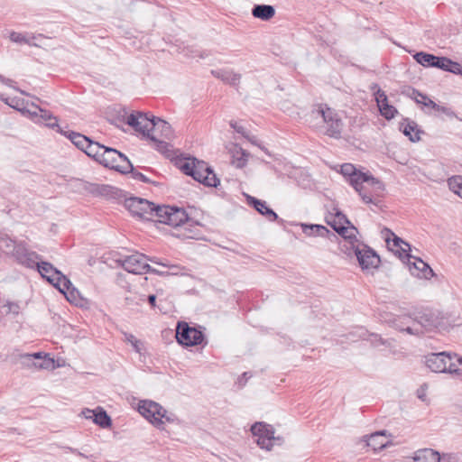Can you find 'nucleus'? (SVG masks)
<instances>
[{"label":"nucleus","mask_w":462,"mask_h":462,"mask_svg":"<svg viewBox=\"0 0 462 462\" xmlns=\"http://www.w3.org/2000/svg\"><path fill=\"white\" fill-rule=\"evenodd\" d=\"M422 106L425 107H430L434 110H436L437 107H439V105L435 103L433 100H431L430 97L426 101L422 102Z\"/></svg>","instance_id":"680f3d73"},{"label":"nucleus","mask_w":462,"mask_h":462,"mask_svg":"<svg viewBox=\"0 0 462 462\" xmlns=\"http://www.w3.org/2000/svg\"><path fill=\"white\" fill-rule=\"evenodd\" d=\"M409 319H412V324L406 328H400V330L416 336L433 328L447 330L455 326L450 322L449 318L431 309H422L414 311L409 316Z\"/></svg>","instance_id":"f257e3e1"},{"label":"nucleus","mask_w":462,"mask_h":462,"mask_svg":"<svg viewBox=\"0 0 462 462\" xmlns=\"http://www.w3.org/2000/svg\"><path fill=\"white\" fill-rule=\"evenodd\" d=\"M175 337L180 345L186 347L199 346L205 341V335L201 330L184 321L178 322Z\"/></svg>","instance_id":"f8f14e48"},{"label":"nucleus","mask_w":462,"mask_h":462,"mask_svg":"<svg viewBox=\"0 0 462 462\" xmlns=\"http://www.w3.org/2000/svg\"><path fill=\"white\" fill-rule=\"evenodd\" d=\"M252 14L262 21H269L275 15V8L271 5H254Z\"/></svg>","instance_id":"bb28decb"},{"label":"nucleus","mask_w":462,"mask_h":462,"mask_svg":"<svg viewBox=\"0 0 462 462\" xmlns=\"http://www.w3.org/2000/svg\"><path fill=\"white\" fill-rule=\"evenodd\" d=\"M334 209L336 210V213L334 215L330 214L329 217H326V221L329 220L330 222L335 223L337 226L352 225V223L344 213H342L337 208Z\"/></svg>","instance_id":"2f4dec72"},{"label":"nucleus","mask_w":462,"mask_h":462,"mask_svg":"<svg viewBox=\"0 0 462 462\" xmlns=\"http://www.w3.org/2000/svg\"><path fill=\"white\" fill-rule=\"evenodd\" d=\"M327 224L342 237V240L338 242L340 251L347 256H352L353 254L356 256V248H360L364 244L356 238L357 228L351 225V234L350 236H346V233H348L347 226H337L329 220H327Z\"/></svg>","instance_id":"6e6552de"},{"label":"nucleus","mask_w":462,"mask_h":462,"mask_svg":"<svg viewBox=\"0 0 462 462\" xmlns=\"http://www.w3.org/2000/svg\"><path fill=\"white\" fill-rule=\"evenodd\" d=\"M15 241L5 236L1 237L0 239V250H2L5 254H12L13 251L15 249Z\"/></svg>","instance_id":"e433bc0d"},{"label":"nucleus","mask_w":462,"mask_h":462,"mask_svg":"<svg viewBox=\"0 0 462 462\" xmlns=\"http://www.w3.org/2000/svg\"><path fill=\"white\" fill-rule=\"evenodd\" d=\"M162 411L163 407L161 404L151 400H142L138 403L140 414L159 430H163L164 425V421L158 416Z\"/></svg>","instance_id":"4468645a"},{"label":"nucleus","mask_w":462,"mask_h":462,"mask_svg":"<svg viewBox=\"0 0 462 462\" xmlns=\"http://www.w3.org/2000/svg\"><path fill=\"white\" fill-rule=\"evenodd\" d=\"M125 340L132 345L137 353H141L143 343L131 333H124Z\"/></svg>","instance_id":"58836bf2"},{"label":"nucleus","mask_w":462,"mask_h":462,"mask_svg":"<svg viewBox=\"0 0 462 462\" xmlns=\"http://www.w3.org/2000/svg\"><path fill=\"white\" fill-rule=\"evenodd\" d=\"M26 112L29 114L30 118L36 123V119H39L40 112L38 109L35 108V110H26Z\"/></svg>","instance_id":"e2e57ef3"},{"label":"nucleus","mask_w":462,"mask_h":462,"mask_svg":"<svg viewBox=\"0 0 462 462\" xmlns=\"http://www.w3.org/2000/svg\"><path fill=\"white\" fill-rule=\"evenodd\" d=\"M440 462H457V457L452 454H443L440 456Z\"/></svg>","instance_id":"bf43d9fd"},{"label":"nucleus","mask_w":462,"mask_h":462,"mask_svg":"<svg viewBox=\"0 0 462 462\" xmlns=\"http://www.w3.org/2000/svg\"><path fill=\"white\" fill-rule=\"evenodd\" d=\"M7 307H8V312H12L14 314L19 313L20 307L17 303L8 302Z\"/></svg>","instance_id":"052dcab7"},{"label":"nucleus","mask_w":462,"mask_h":462,"mask_svg":"<svg viewBox=\"0 0 462 462\" xmlns=\"http://www.w3.org/2000/svg\"><path fill=\"white\" fill-rule=\"evenodd\" d=\"M144 258H146V255L143 254L126 256L122 263V266L128 273L139 274V269L142 267Z\"/></svg>","instance_id":"393cba45"},{"label":"nucleus","mask_w":462,"mask_h":462,"mask_svg":"<svg viewBox=\"0 0 462 462\" xmlns=\"http://www.w3.org/2000/svg\"><path fill=\"white\" fill-rule=\"evenodd\" d=\"M385 433L386 430H380L371 434L367 439V446L374 451L384 448L388 443L384 439Z\"/></svg>","instance_id":"cd10ccee"},{"label":"nucleus","mask_w":462,"mask_h":462,"mask_svg":"<svg viewBox=\"0 0 462 462\" xmlns=\"http://www.w3.org/2000/svg\"><path fill=\"white\" fill-rule=\"evenodd\" d=\"M382 233L385 236V241L387 244L390 243V236H393V246L400 247V250L397 251L400 257H402V254H404V257H406L408 260L412 257L409 254V251H411V245L409 243L397 236L391 229L387 227H384Z\"/></svg>","instance_id":"aec40b11"},{"label":"nucleus","mask_w":462,"mask_h":462,"mask_svg":"<svg viewBox=\"0 0 462 462\" xmlns=\"http://www.w3.org/2000/svg\"><path fill=\"white\" fill-rule=\"evenodd\" d=\"M146 139H149L155 144V149L162 153H166L170 152V144L164 140H161L158 138L156 134H152L151 136H144Z\"/></svg>","instance_id":"f704fd0d"},{"label":"nucleus","mask_w":462,"mask_h":462,"mask_svg":"<svg viewBox=\"0 0 462 462\" xmlns=\"http://www.w3.org/2000/svg\"><path fill=\"white\" fill-rule=\"evenodd\" d=\"M245 162H246V160H245L244 158H239V159L237 160V164H236V166H237V167H239V168H242L243 166H245Z\"/></svg>","instance_id":"774afa93"},{"label":"nucleus","mask_w":462,"mask_h":462,"mask_svg":"<svg viewBox=\"0 0 462 462\" xmlns=\"http://www.w3.org/2000/svg\"><path fill=\"white\" fill-rule=\"evenodd\" d=\"M424 363L426 366L434 373H446L447 364L452 360V353L450 352H439L430 353L424 356Z\"/></svg>","instance_id":"dca6fc26"},{"label":"nucleus","mask_w":462,"mask_h":462,"mask_svg":"<svg viewBox=\"0 0 462 462\" xmlns=\"http://www.w3.org/2000/svg\"><path fill=\"white\" fill-rule=\"evenodd\" d=\"M448 184L450 189L462 198V177L450 179Z\"/></svg>","instance_id":"ea45409f"},{"label":"nucleus","mask_w":462,"mask_h":462,"mask_svg":"<svg viewBox=\"0 0 462 462\" xmlns=\"http://www.w3.org/2000/svg\"><path fill=\"white\" fill-rule=\"evenodd\" d=\"M371 343L374 346H378L380 345H385L386 340L383 339L379 335L372 334L371 335Z\"/></svg>","instance_id":"5fc2aeb1"},{"label":"nucleus","mask_w":462,"mask_h":462,"mask_svg":"<svg viewBox=\"0 0 462 462\" xmlns=\"http://www.w3.org/2000/svg\"><path fill=\"white\" fill-rule=\"evenodd\" d=\"M82 414L87 419H92L93 421L101 428H109L112 425V420L102 407L95 410L85 409Z\"/></svg>","instance_id":"a211bd4d"},{"label":"nucleus","mask_w":462,"mask_h":462,"mask_svg":"<svg viewBox=\"0 0 462 462\" xmlns=\"http://www.w3.org/2000/svg\"><path fill=\"white\" fill-rule=\"evenodd\" d=\"M340 172L344 177L347 178L350 185L358 192L365 203H373L374 206L380 207L381 200L373 199L371 195L363 192V183L367 180V173L356 170L351 163H344L341 166Z\"/></svg>","instance_id":"39448f33"},{"label":"nucleus","mask_w":462,"mask_h":462,"mask_svg":"<svg viewBox=\"0 0 462 462\" xmlns=\"http://www.w3.org/2000/svg\"><path fill=\"white\" fill-rule=\"evenodd\" d=\"M436 111L441 112V113L447 115L448 117L455 116V113L450 108H448L447 106L439 105V107H437Z\"/></svg>","instance_id":"13d9d810"},{"label":"nucleus","mask_w":462,"mask_h":462,"mask_svg":"<svg viewBox=\"0 0 462 462\" xmlns=\"http://www.w3.org/2000/svg\"><path fill=\"white\" fill-rule=\"evenodd\" d=\"M139 270H140L139 274L155 273V274H159V275H164L166 273L164 272H161V271H158V270L152 268L150 264H148L146 263L145 260L143 261L142 267Z\"/></svg>","instance_id":"49530a36"},{"label":"nucleus","mask_w":462,"mask_h":462,"mask_svg":"<svg viewBox=\"0 0 462 462\" xmlns=\"http://www.w3.org/2000/svg\"><path fill=\"white\" fill-rule=\"evenodd\" d=\"M409 97H411L412 99H414V101L417 103V104H420L422 105V102L423 101H426L429 97L421 92H420L419 90L413 88H411L409 89V93H408Z\"/></svg>","instance_id":"a19ab883"},{"label":"nucleus","mask_w":462,"mask_h":462,"mask_svg":"<svg viewBox=\"0 0 462 462\" xmlns=\"http://www.w3.org/2000/svg\"><path fill=\"white\" fill-rule=\"evenodd\" d=\"M211 74L223 81L225 84H227L234 88H238V85L241 80V74L236 73L232 69H212Z\"/></svg>","instance_id":"412c9836"},{"label":"nucleus","mask_w":462,"mask_h":462,"mask_svg":"<svg viewBox=\"0 0 462 462\" xmlns=\"http://www.w3.org/2000/svg\"><path fill=\"white\" fill-rule=\"evenodd\" d=\"M356 260L363 271H369L370 269H375L380 264V257L374 250L368 245L363 244V245L356 248Z\"/></svg>","instance_id":"2eb2a0df"},{"label":"nucleus","mask_w":462,"mask_h":462,"mask_svg":"<svg viewBox=\"0 0 462 462\" xmlns=\"http://www.w3.org/2000/svg\"><path fill=\"white\" fill-rule=\"evenodd\" d=\"M53 359L48 357L47 355H45L42 359H39L38 361H33L32 365L35 366L36 368L40 369H48L50 367H53Z\"/></svg>","instance_id":"4c0bfd02"},{"label":"nucleus","mask_w":462,"mask_h":462,"mask_svg":"<svg viewBox=\"0 0 462 462\" xmlns=\"http://www.w3.org/2000/svg\"><path fill=\"white\" fill-rule=\"evenodd\" d=\"M62 293L66 296L69 301L76 305L79 304L80 300H82L79 290L76 289L72 283L71 286L69 289H65L64 292Z\"/></svg>","instance_id":"c9c22d12"},{"label":"nucleus","mask_w":462,"mask_h":462,"mask_svg":"<svg viewBox=\"0 0 462 462\" xmlns=\"http://www.w3.org/2000/svg\"><path fill=\"white\" fill-rule=\"evenodd\" d=\"M102 157H104L103 155V151L101 152H97V155H95V157H92L96 162H97L98 163H102Z\"/></svg>","instance_id":"338daca9"},{"label":"nucleus","mask_w":462,"mask_h":462,"mask_svg":"<svg viewBox=\"0 0 462 462\" xmlns=\"http://www.w3.org/2000/svg\"><path fill=\"white\" fill-rule=\"evenodd\" d=\"M156 221L173 226L184 227V232L178 235V236L192 237L191 231L186 226H192L193 220L189 217L186 210L183 208L176 206L160 205L155 211Z\"/></svg>","instance_id":"7ed1b4c3"},{"label":"nucleus","mask_w":462,"mask_h":462,"mask_svg":"<svg viewBox=\"0 0 462 462\" xmlns=\"http://www.w3.org/2000/svg\"><path fill=\"white\" fill-rule=\"evenodd\" d=\"M67 138L79 150L83 151L88 157H95L97 152H101L104 148V144L98 142L93 141L89 137L74 132L68 131Z\"/></svg>","instance_id":"ddd939ff"},{"label":"nucleus","mask_w":462,"mask_h":462,"mask_svg":"<svg viewBox=\"0 0 462 462\" xmlns=\"http://www.w3.org/2000/svg\"><path fill=\"white\" fill-rule=\"evenodd\" d=\"M87 189H88L92 193H99V194H106L108 190L113 189V187L109 185H97V184H92L88 183V187H86Z\"/></svg>","instance_id":"79ce46f5"},{"label":"nucleus","mask_w":462,"mask_h":462,"mask_svg":"<svg viewBox=\"0 0 462 462\" xmlns=\"http://www.w3.org/2000/svg\"><path fill=\"white\" fill-rule=\"evenodd\" d=\"M246 200L249 206L253 207L258 213L264 216L269 221H275L278 219V215L268 207L264 200L258 199L249 195H247Z\"/></svg>","instance_id":"6ab92c4d"},{"label":"nucleus","mask_w":462,"mask_h":462,"mask_svg":"<svg viewBox=\"0 0 462 462\" xmlns=\"http://www.w3.org/2000/svg\"><path fill=\"white\" fill-rule=\"evenodd\" d=\"M129 170L130 171H127V173H131L132 177L134 180H138L143 183H152V184L155 183V182L152 181L149 178H147L145 175H143L142 172L135 171L133 165H132V169H129Z\"/></svg>","instance_id":"a18cd8bd"},{"label":"nucleus","mask_w":462,"mask_h":462,"mask_svg":"<svg viewBox=\"0 0 462 462\" xmlns=\"http://www.w3.org/2000/svg\"><path fill=\"white\" fill-rule=\"evenodd\" d=\"M103 155L102 163L106 168H109L122 174H127V171L132 169V163L123 152L115 148L104 145L102 149Z\"/></svg>","instance_id":"1a4fd4ad"},{"label":"nucleus","mask_w":462,"mask_h":462,"mask_svg":"<svg viewBox=\"0 0 462 462\" xmlns=\"http://www.w3.org/2000/svg\"><path fill=\"white\" fill-rule=\"evenodd\" d=\"M380 114L386 119H393L397 114L398 110L389 104L388 100L378 106Z\"/></svg>","instance_id":"72a5a7b5"},{"label":"nucleus","mask_w":462,"mask_h":462,"mask_svg":"<svg viewBox=\"0 0 462 462\" xmlns=\"http://www.w3.org/2000/svg\"><path fill=\"white\" fill-rule=\"evenodd\" d=\"M161 414H159V418H161V420H162V419H164L166 421L168 422H175V421H178V418L175 414L173 413H169L164 408H163V411L162 412H160Z\"/></svg>","instance_id":"3c124183"},{"label":"nucleus","mask_w":462,"mask_h":462,"mask_svg":"<svg viewBox=\"0 0 462 462\" xmlns=\"http://www.w3.org/2000/svg\"><path fill=\"white\" fill-rule=\"evenodd\" d=\"M156 299H157V297H156L155 294H150V295L147 296L146 300L148 301V303L150 304V306L152 308H155V306H156Z\"/></svg>","instance_id":"69168bd1"},{"label":"nucleus","mask_w":462,"mask_h":462,"mask_svg":"<svg viewBox=\"0 0 462 462\" xmlns=\"http://www.w3.org/2000/svg\"><path fill=\"white\" fill-rule=\"evenodd\" d=\"M34 108L40 112L39 119H36V124H44L47 127L51 129H57V131L67 137L68 131L63 130L58 124V118L52 115L49 110L43 109L39 106L32 104Z\"/></svg>","instance_id":"f3484780"},{"label":"nucleus","mask_w":462,"mask_h":462,"mask_svg":"<svg viewBox=\"0 0 462 462\" xmlns=\"http://www.w3.org/2000/svg\"><path fill=\"white\" fill-rule=\"evenodd\" d=\"M413 258V256L411 257ZM416 262L413 263L414 269L418 272L417 275L425 279H430L434 276L431 267L420 258L414 257Z\"/></svg>","instance_id":"c85d7f7f"},{"label":"nucleus","mask_w":462,"mask_h":462,"mask_svg":"<svg viewBox=\"0 0 462 462\" xmlns=\"http://www.w3.org/2000/svg\"><path fill=\"white\" fill-rule=\"evenodd\" d=\"M374 95H375V100H376L378 106L388 100V97H387L385 92L380 88L375 92Z\"/></svg>","instance_id":"603ef678"},{"label":"nucleus","mask_w":462,"mask_h":462,"mask_svg":"<svg viewBox=\"0 0 462 462\" xmlns=\"http://www.w3.org/2000/svg\"><path fill=\"white\" fill-rule=\"evenodd\" d=\"M229 125L236 133L241 134L245 138L250 140L252 143H256L254 140L249 138V136L246 134L245 129L242 125H238L237 123L235 121H230Z\"/></svg>","instance_id":"09e8293b"},{"label":"nucleus","mask_w":462,"mask_h":462,"mask_svg":"<svg viewBox=\"0 0 462 462\" xmlns=\"http://www.w3.org/2000/svg\"><path fill=\"white\" fill-rule=\"evenodd\" d=\"M37 270L42 278L57 288L60 292L71 286L70 280L51 263L41 261L37 264Z\"/></svg>","instance_id":"9b49d317"},{"label":"nucleus","mask_w":462,"mask_h":462,"mask_svg":"<svg viewBox=\"0 0 462 462\" xmlns=\"http://www.w3.org/2000/svg\"><path fill=\"white\" fill-rule=\"evenodd\" d=\"M0 100L10 106L16 108L17 104H14V99L10 102L8 97H5L3 94H0ZM16 103H18V101H16Z\"/></svg>","instance_id":"0e129e2a"},{"label":"nucleus","mask_w":462,"mask_h":462,"mask_svg":"<svg viewBox=\"0 0 462 462\" xmlns=\"http://www.w3.org/2000/svg\"><path fill=\"white\" fill-rule=\"evenodd\" d=\"M447 372L452 375L461 376L462 375V356H459L456 353H452V360L447 364Z\"/></svg>","instance_id":"c756f323"},{"label":"nucleus","mask_w":462,"mask_h":462,"mask_svg":"<svg viewBox=\"0 0 462 462\" xmlns=\"http://www.w3.org/2000/svg\"><path fill=\"white\" fill-rule=\"evenodd\" d=\"M180 169L184 174L192 177L193 180L207 187L217 188L220 183L213 169L204 161L194 157L182 162Z\"/></svg>","instance_id":"20e7f679"},{"label":"nucleus","mask_w":462,"mask_h":462,"mask_svg":"<svg viewBox=\"0 0 462 462\" xmlns=\"http://www.w3.org/2000/svg\"><path fill=\"white\" fill-rule=\"evenodd\" d=\"M43 356H42L41 352L34 353V354H24L21 356V358L23 359V362L26 363L28 365L32 363L33 361H38L39 359H42Z\"/></svg>","instance_id":"de8ad7c7"},{"label":"nucleus","mask_w":462,"mask_h":462,"mask_svg":"<svg viewBox=\"0 0 462 462\" xmlns=\"http://www.w3.org/2000/svg\"><path fill=\"white\" fill-rule=\"evenodd\" d=\"M251 432L257 438L255 441L262 449L269 451L274 444L282 445L283 443V438L275 437L273 427L265 422L259 421L253 424Z\"/></svg>","instance_id":"0eeeda50"},{"label":"nucleus","mask_w":462,"mask_h":462,"mask_svg":"<svg viewBox=\"0 0 462 462\" xmlns=\"http://www.w3.org/2000/svg\"><path fill=\"white\" fill-rule=\"evenodd\" d=\"M125 207L134 217L144 220H153L155 217V211L160 205H155L145 199L131 197L125 199Z\"/></svg>","instance_id":"9d476101"},{"label":"nucleus","mask_w":462,"mask_h":462,"mask_svg":"<svg viewBox=\"0 0 462 462\" xmlns=\"http://www.w3.org/2000/svg\"><path fill=\"white\" fill-rule=\"evenodd\" d=\"M412 462H440V454L431 448H423L415 452Z\"/></svg>","instance_id":"a878e982"},{"label":"nucleus","mask_w":462,"mask_h":462,"mask_svg":"<svg viewBox=\"0 0 462 462\" xmlns=\"http://www.w3.org/2000/svg\"><path fill=\"white\" fill-rule=\"evenodd\" d=\"M374 95H375V100H376L378 106L388 100V97H387L385 92L380 88L375 92Z\"/></svg>","instance_id":"864d4df0"},{"label":"nucleus","mask_w":462,"mask_h":462,"mask_svg":"<svg viewBox=\"0 0 462 462\" xmlns=\"http://www.w3.org/2000/svg\"><path fill=\"white\" fill-rule=\"evenodd\" d=\"M30 250H28L23 244H16L15 249L13 251L14 256L17 259V261L20 263L22 261V258L28 254Z\"/></svg>","instance_id":"37998d69"},{"label":"nucleus","mask_w":462,"mask_h":462,"mask_svg":"<svg viewBox=\"0 0 462 462\" xmlns=\"http://www.w3.org/2000/svg\"><path fill=\"white\" fill-rule=\"evenodd\" d=\"M399 128L405 136L409 137L410 141L414 143L420 139V134L422 133V131L419 128L417 123L410 118H403L400 123Z\"/></svg>","instance_id":"4be33fe9"},{"label":"nucleus","mask_w":462,"mask_h":462,"mask_svg":"<svg viewBox=\"0 0 462 462\" xmlns=\"http://www.w3.org/2000/svg\"><path fill=\"white\" fill-rule=\"evenodd\" d=\"M42 256L38 254L36 252L30 251L28 254H26L23 258H22V261L20 263L29 267V268H37V264L40 263L38 260H41Z\"/></svg>","instance_id":"473e14b6"},{"label":"nucleus","mask_w":462,"mask_h":462,"mask_svg":"<svg viewBox=\"0 0 462 462\" xmlns=\"http://www.w3.org/2000/svg\"><path fill=\"white\" fill-rule=\"evenodd\" d=\"M0 82L10 87V88H13L14 89H15L16 91L20 92L21 94L23 95H28L25 91L18 88L17 87L14 86V81L11 79H7L5 77H4L3 75H1L0 77Z\"/></svg>","instance_id":"8fccbe9b"},{"label":"nucleus","mask_w":462,"mask_h":462,"mask_svg":"<svg viewBox=\"0 0 462 462\" xmlns=\"http://www.w3.org/2000/svg\"><path fill=\"white\" fill-rule=\"evenodd\" d=\"M413 59L423 67L437 68L442 66V56H436L431 53L419 51L413 55Z\"/></svg>","instance_id":"5701e85b"},{"label":"nucleus","mask_w":462,"mask_h":462,"mask_svg":"<svg viewBox=\"0 0 462 462\" xmlns=\"http://www.w3.org/2000/svg\"><path fill=\"white\" fill-rule=\"evenodd\" d=\"M449 72L462 76V65L457 61L452 60Z\"/></svg>","instance_id":"6e6d98bb"},{"label":"nucleus","mask_w":462,"mask_h":462,"mask_svg":"<svg viewBox=\"0 0 462 462\" xmlns=\"http://www.w3.org/2000/svg\"><path fill=\"white\" fill-rule=\"evenodd\" d=\"M442 58L444 60L442 62V66H439L438 69L449 72L452 64V60L444 56H442Z\"/></svg>","instance_id":"4d7b16f0"},{"label":"nucleus","mask_w":462,"mask_h":462,"mask_svg":"<svg viewBox=\"0 0 462 462\" xmlns=\"http://www.w3.org/2000/svg\"><path fill=\"white\" fill-rule=\"evenodd\" d=\"M302 232L307 236H327L328 239H337L335 233L328 230L325 226L317 224H301Z\"/></svg>","instance_id":"b1692460"},{"label":"nucleus","mask_w":462,"mask_h":462,"mask_svg":"<svg viewBox=\"0 0 462 462\" xmlns=\"http://www.w3.org/2000/svg\"><path fill=\"white\" fill-rule=\"evenodd\" d=\"M312 114L320 116L327 125L325 134L332 138H341L343 122L338 114L327 105L319 104L312 110Z\"/></svg>","instance_id":"423d86ee"},{"label":"nucleus","mask_w":462,"mask_h":462,"mask_svg":"<svg viewBox=\"0 0 462 462\" xmlns=\"http://www.w3.org/2000/svg\"><path fill=\"white\" fill-rule=\"evenodd\" d=\"M10 40L19 44H31V41L29 38H26L25 35L16 32H12L10 33Z\"/></svg>","instance_id":"c03bdc74"},{"label":"nucleus","mask_w":462,"mask_h":462,"mask_svg":"<svg viewBox=\"0 0 462 462\" xmlns=\"http://www.w3.org/2000/svg\"><path fill=\"white\" fill-rule=\"evenodd\" d=\"M366 173L367 180L365 182L368 183L374 189L375 196H381L385 189L383 182L381 180L374 178L369 172Z\"/></svg>","instance_id":"7c9ffc66"},{"label":"nucleus","mask_w":462,"mask_h":462,"mask_svg":"<svg viewBox=\"0 0 462 462\" xmlns=\"http://www.w3.org/2000/svg\"><path fill=\"white\" fill-rule=\"evenodd\" d=\"M126 124L143 136L156 134L158 138L171 140L173 136L171 125L154 116L143 112H133L127 116Z\"/></svg>","instance_id":"f03ea898"}]
</instances>
